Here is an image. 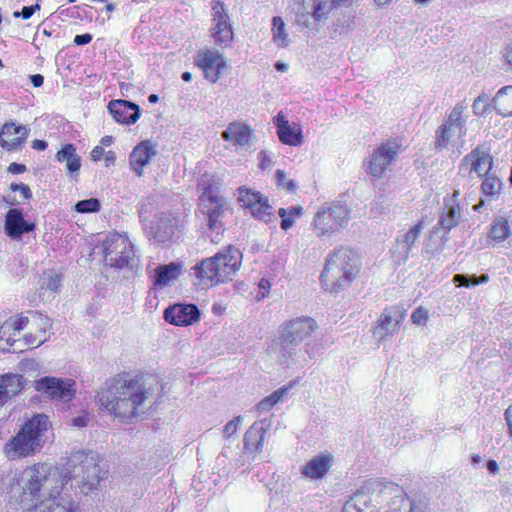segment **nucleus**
Listing matches in <instances>:
<instances>
[{
    "mask_svg": "<svg viewBox=\"0 0 512 512\" xmlns=\"http://www.w3.org/2000/svg\"><path fill=\"white\" fill-rule=\"evenodd\" d=\"M107 472L97 452L79 450L72 453L67 467L61 470H52L45 464L24 469L20 483L31 490L30 493H39L40 490L55 491L56 488L67 491L77 488L80 493L87 495L98 489Z\"/></svg>",
    "mask_w": 512,
    "mask_h": 512,
    "instance_id": "f257e3e1",
    "label": "nucleus"
},
{
    "mask_svg": "<svg viewBox=\"0 0 512 512\" xmlns=\"http://www.w3.org/2000/svg\"><path fill=\"white\" fill-rule=\"evenodd\" d=\"M95 396L96 403L122 421L137 415V408L155 391L163 389L159 377L153 374L126 378L118 375Z\"/></svg>",
    "mask_w": 512,
    "mask_h": 512,
    "instance_id": "f03ea898",
    "label": "nucleus"
},
{
    "mask_svg": "<svg viewBox=\"0 0 512 512\" xmlns=\"http://www.w3.org/2000/svg\"><path fill=\"white\" fill-rule=\"evenodd\" d=\"M21 473L13 477L10 482L9 493L11 497L18 498L24 510L28 512H78V504L67 495V490L56 488L55 491L40 490L39 493H30L20 483Z\"/></svg>",
    "mask_w": 512,
    "mask_h": 512,
    "instance_id": "7ed1b4c3",
    "label": "nucleus"
},
{
    "mask_svg": "<svg viewBox=\"0 0 512 512\" xmlns=\"http://www.w3.org/2000/svg\"><path fill=\"white\" fill-rule=\"evenodd\" d=\"M359 271V256L348 248L340 247L328 254L320 279L328 289L339 290L349 285Z\"/></svg>",
    "mask_w": 512,
    "mask_h": 512,
    "instance_id": "20e7f679",
    "label": "nucleus"
},
{
    "mask_svg": "<svg viewBox=\"0 0 512 512\" xmlns=\"http://www.w3.org/2000/svg\"><path fill=\"white\" fill-rule=\"evenodd\" d=\"M49 418L45 414H36L27 420L21 430L5 446L10 459L26 457L39 452L46 442Z\"/></svg>",
    "mask_w": 512,
    "mask_h": 512,
    "instance_id": "39448f33",
    "label": "nucleus"
},
{
    "mask_svg": "<svg viewBox=\"0 0 512 512\" xmlns=\"http://www.w3.org/2000/svg\"><path fill=\"white\" fill-rule=\"evenodd\" d=\"M240 253L229 247L212 257L202 260L193 267L195 275L212 285L231 280L240 267Z\"/></svg>",
    "mask_w": 512,
    "mask_h": 512,
    "instance_id": "423d86ee",
    "label": "nucleus"
},
{
    "mask_svg": "<svg viewBox=\"0 0 512 512\" xmlns=\"http://www.w3.org/2000/svg\"><path fill=\"white\" fill-rule=\"evenodd\" d=\"M316 328V321L307 316L296 317L282 323L278 338L281 363L288 366V359L296 354L299 344L311 336Z\"/></svg>",
    "mask_w": 512,
    "mask_h": 512,
    "instance_id": "0eeeda50",
    "label": "nucleus"
},
{
    "mask_svg": "<svg viewBox=\"0 0 512 512\" xmlns=\"http://www.w3.org/2000/svg\"><path fill=\"white\" fill-rule=\"evenodd\" d=\"M102 252L106 265L110 267L133 270L137 266L133 244L127 237L118 233L106 236L102 244Z\"/></svg>",
    "mask_w": 512,
    "mask_h": 512,
    "instance_id": "6e6552de",
    "label": "nucleus"
},
{
    "mask_svg": "<svg viewBox=\"0 0 512 512\" xmlns=\"http://www.w3.org/2000/svg\"><path fill=\"white\" fill-rule=\"evenodd\" d=\"M350 221V209L341 202L327 203L319 209L313 219L319 237L343 230Z\"/></svg>",
    "mask_w": 512,
    "mask_h": 512,
    "instance_id": "1a4fd4ad",
    "label": "nucleus"
},
{
    "mask_svg": "<svg viewBox=\"0 0 512 512\" xmlns=\"http://www.w3.org/2000/svg\"><path fill=\"white\" fill-rule=\"evenodd\" d=\"M459 194V190H455L451 196H446L444 198L443 206L439 212L438 227L433 230L429 242L426 244L427 251L430 249V242L435 237L439 240L433 247H431V249L442 250L448 240V232L458 225L461 218L460 205L458 202Z\"/></svg>",
    "mask_w": 512,
    "mask_h": 512,
    "instance_id": "9d476101",
    "label": "nucleus"
},
{
    "mask_svg": "<svg viewBox=\"0 0 512 512\" xmlns=\"http://www.w3.org/2000/svg\"><path fill=\"white\" fill-rule=\"evenodd\" d=\"M352 0H302L298 8L296 22L299 27L310 30H319L321 23L333 7L346 6Z\"/></svg>",
    "mask_w": 512,
    "mask_h": 512,
    "instance_id": "9b49d317",
    "label": "nucleus"
},
{
    "mask_svg": "<svg viewBox=\"0 0 512 512\" xmlns=\"http://www.w3.org/2000/svg\"><path fill=\"white\" fill-rule=\"evenodd\" d=\"M237 191L238 202L243 208L248 209L255 219L265 223L273 220V207L269 204L267 197L246 187H240Z\"/></svg>",
    "mask_w": 512,
    "mask_h": 512,
    "instance_id": "f8f14e48",
    "label": "nucleus"
},
{
    "mask_svg": "<svg viewBox=\"0 0 512 512\" xmlns=\"http://www.w3.org/2000/svg\"><path fill=\"white\" fill-rule=\"evenodd\" d=\"M199 200L200 210L207 217L209 229L221 228L220 218L224 214L226 200L216 194L211 185L203 187V193Z\"/></svg>",
    "mask_w": 512,
    "mask_h": 512,
    "instance_id": "ddd939ff",
    "label": "nucleus"
},
{
    "mask_svg": "<svg viewBox=\"0 0 512 512\" xmlns=\"http://www.w3.org/2000/svg\"><path fill=\"white\" fill-rule=\"evenodd\" d=\"M401 145L395 139H389L381 144L371 155L368 165V172L371 176L380 178L395 160L400 151Z\"/></svg>",
    "mask_w": 512,
    "mask_h": 512,
    "instance_id": "4468645a",
    "label": "nucleus"
},
{
    "mask_svg": "<svg viewBox=\"0 0 512 512\" xmlns=\"http://www.w3.org/2000/svg\"><path fill=\"white\" fill-rule=\"evenodd\" d=\"M74 384L75 382L71 379L45 376L36 381L35 389L51 399L67 402L75 395Z\"/></svg>",
    "mask_w": 512,
    "mask_h": 512,
    "instance_id": "2eb2a0df",
    "label": "nucleus"
},
{
    "mask_svg": "<svg viewBox=\"0 0 512 512\" xmlns=\"http://www.w3.org/2000/svg\"><path fill=\"white\" fill-rule=\"evenodd\" d=\"M493 163V157L488 149H485L483 146H477L463 157L459 165V171L462 172L470 166L469 174L474 172L478 177H484L485 171L491 172Z\"/></svg>",
    "mask_w": 512,
    "mask_h": 512,
    "instance_id": "dca6fc26",
    "label": "nucleus"
},
{
    "mask_svg": "<svg viewBox=\"0 0 512 512\" xmlns=\"http://www.w3.org/2000/svg\"><path fill=\"white\" fill-rule=\"evenodd\" d=\"M194 63L203 71L204 77L212 83L219 79L222 69L226 66L219 52L208 49L199 51Z\"/></svg>",
    "mask_w": 512,
    "mask_h": 512,
    "instance_id": "f3484780",
    "label": "nucleus"
},
{
    "mask_svg": "<svg viewBox=\"0 0 512 512\" xmlns=\"http://www.w3.org/2000/svg\"><path fill=\"white\" fill-rule=\"evenodd\" d=\"M201 312L195 304L176 303L164 310V319L175 326H189L197 322Z\"/></svg>",
    "mask_w": 512,
    "mask_h": 512,
    "instance_id": "a211bd4d",
    "label": "nucleus"
},
{
    "mask_svg": "<svg viewBox=\"0 0 512 512\" xmlns=\"http://www.w3.org/2000/svg\"><path fill=\"white\" fill-rule=\"evenodd\" d=\"M35 228V223L24 219L22 209L11 208L5 215L4 230L12 240H20L23 235L33 232Z\"/></svg>",
    "mask_w": 512,
    "mask_h": 512,
    "instance_id": "6ab92c4d",
    "label": "nucleus"
},
{
    "mask_svg": "<svg viewBox=\"0 0 512 512\" xmlns=\"http://www.w3.org/2000/svg\"><path fill=\"white\" fill-rule=\"evenodd\" d=\"M30 129L14 122H6L0 133V145L7 151L17 150L28 138Z\"/></svg>",
    "mask_w": 512,
    "mask_h": 512,
    "instance_id": "aec40b11",
    "label": "nucleus"
},
{
    "mask_svg": "<svg viewBox=\"0 0 512 512\" xmlns=\"http://www.w3.org/2000/svg\"><path fill=\"white\" fill-rule=\"evenodd\" d=\"M108 111L114 120L121 124L131 125L137 122L141 115L139 105L123 99L111 100L108 103Z\"/></svg>",
    "mask_w": 512,
    "mask_h": 512,
    "instance_id": "412c9836",
    "label": "nucleus"
},
{
    "mask_svg": "<svg viewBox=\"0 0 512 512\" xmlns=\"http://www.w3.org/2000/svg\"><path fill=\"white\" fill-rule=\"evenodd\" d=\"M27 379L18 373L0 375V407L17 396L27 385Z\"/></svg>",
    "mask_w": 512,
    "mask_h": 512,
    "instance_id": "4be33fe9",
    "label": "nucleus"
},
{
    "mask_svg": "<svg viewBox=\"0 0 512 512\" xmlns=\"http://www.w3.org/2000/svg\"><path fill=\"white\" fill-rule=\"evenodd\" d=\"M27 379L18 373L0 375V407L17 396L27 385Z\"/></svg>",
    "mask_w": 512,
    "mask_h": 512,
    "instance_id": "5701e85b",
    "label": "nucleus"
},
{
    "mask_svg": "<svg viewBox=\"0 0 512 512\" xmlns=\"http://www.w3.org/2000/svg\"><path fill=\"white\" fill-rule=\"evenodd\" d=\"M402 318L403 315L397 308L392 307L385 309L373 330L374 336L382 340L386 336L393 334L398 330Z\"/></svg>",
    "mask_w": 512,
    "mask_h": 512,
    "instance_id": "b1692460",
    "label": "nucleus"
},
{
    "mask_svg": "<svg viewBox=\"0 0 512 512\" xmlns=\"http://www.w3.org/2000/svg\"><path fill=\"white\" fill-rule=\"evenodd\" d=\"M370 485L361 487L345 502L342 512H379L372 504Z\"/></svg>",
    "mask_w": 512,
    "mask_h": 512,
    "instance_id": "393cba45",
    "label": "nucleus"
},
{
    "mask_svg": "<svg viewBox=\"0 0 512 512\" xmlns=\"http://www.w3.org/2000/svg\"><path fill=\"white\" fill-rule=\"evenodd\" d=\"M157 154L155 145L147 140L138 144L130 154L129 161L131 169L138 175H142V169L151 158Z\"/></svg>",
    "mask_w": 512,
    "mask_h": 512,
    "instance_id": "a878e982",
    "label": "nucleus"
},
{
    "mask_svg": "<svg viewBox=\"0 0 512 512\" xmlns=\"http://www.w3.org/2000/svg\"><path fill=\"white\" fill-rule=\"evenodd\" d=\"M177 229L176 218L170 214H162L156 223L153 237L157 242L164 243L172 240Z\"/></svg>",
    "mask_w": 512,
    "mask_h": 512,
    "instance_id": "bb28decb",
    "label": "nucleus"
},
{
    "mask_svg": "<svg viewBox=\"0 0 512 512\" xmlns=\"http://www.w3.org/2000/svg\"><path fill=\"white\" fill-rule=\"evenodd\" d=\"M181 273L182 265L180 263L170 262L169 264L159 265L155 269L153 285L163 288L167 286L170 281L177 279Z\"/></svg>",
    "mask_w": 512,
    "mask_h": 512,
    "instance_id": "cd10ccee",
    "label": "nucleus"
},
{
    "mask_svg": "<svg viewBox=\"0 0 512 512\" xmlns=\"http://www.w3.org/2000/svg\"><path fill=\"white\" fill-rule=\"evenodd\" d=\"M331 455H318L301 468V473L307 478H322L330 468Z\"/></svg>",
    "mask_w": 512,
    "mask_h": 512,
    "instance_id": "c85d7f7f",
    "label": "nucleus"
},
{
    "mask_svg": "<svg viewBox=\"0 0 512 512\" xmlns=\"http://www.w3.org/2000/svg\"><path fill=\"white\" fill-rule=\"evenodd\" d=\"M465 109L466 106L464 103H457L448 115L446 122L442 124V126H446L450 132H453V134L458 137L466 135V118L463 117Z\"/></svg>",
    "mask_w": 512,
    "mask_h": 512,
    "instance_id": "c756f323",
    "label": "nucleus"
},
{
    "mask_svg": "<svg viewBox=\"0 0 512 512\" xmlns=\"http://www.w3.org/2000/svg\"><path fill=\"white\" fill-rule=\"evenodd\" d=\"M265 432L264 421L253 423L244 435V449L248 452L260 451Z\"/></svg>",
    "mask_w": 512,
    "mask_h": 512,
    "instance_id": "7c9ffc66",
    "label": "nucleus"
},
{
    "mask_svg": "<svg viewBox=\"0 0 512 512\" xmlns=\"http://www.w3.org/2000/svg\"><path fill=\"white\" fill-rule=\"evenodd\" d=\"M221 136L225 141L232 142L234 145L246 146L251 138V130L247 125L231 123Z\"/></svg>",
    "mask_w": 512,
    "mask_h": 512,
    "instance_id": "2f4dec72",
    "label": "nucleus"
},
{
    "mask_svg": "<svg viewBox=\"0 0 512 512\" xmlns=\"http://www.w3.org/2000/svg\"><path fill=\"white\" fill-rule=\"evenodd\" d=\"M56 158L60 162H66V168L69 173L79 171L81 167V158L76 153V148L73 144H66L56 154Z\"/></svg>",
    "mask_w": 512,
    "mask_h": 512,
    "instance_id": "473e14b6",
    "label": "nucleus"
},
{
    "mask_svg": "<svg viewBox=\"0 0 512 512\" xmlns=\"http://www.w3.org/2000/svg\"><path fill=\"white\" fill-rule=\"evenodd\" d=\"M213 10V22H214V32H225L231 31V24L229 22V17L224 9V4L222 2L216 1L212 6Z\"/></svg>",
    "mask_w": 512,
    "mask_h": 512,
    "instance_id": "72a5a7b5",
    "label": "nucleus"
},
{
    "mask_svg": "<svg viewBox=\"0 0 512 512\" xmlns=\"http://www.w3.org/2000/svg\"><path fill=\"white\" fill-rule=\"evenodd\" d=\"M423 229V221L418 222L416 225L411 227L406 233L403 235H399L396 239V242L398 245L403 246V252L405 253V256L407 257L412 246L416 242L417 238L419 237L421 231Z\"/></svg>",
    "mask_w": 512,
    "mask_h": 512,
    "instance_id": "f704fd0d",
    "label": "nucleus"
},
{
    "mask_svg": "<svg viewBox=\"0 0 512 512\" xmlns=\"http://www.w3.org/2000/svg\"><path fill=\"white\" fill-rule=\"evenodd\" d=\"M291 388L292 384H289L288 386H283L277 389L276 391H274L269 396L265 397L257 404V410L259 412L269 411L270 409H272L274 405H276L280 400H282L285 395H287L288 391Z\"/></svg>",
    "mask_w": 512,
    "mask_h": 512,
    "instance_id": "c9c22d12",
    "label": "nucleus"
},
{
    "mask_svg": "<svg viewBox=\"0 0 512 512\" xmlns=\"http://www.w3.org/2000/svg\"><path fill=\"white\" fill-rule=\"evenodd\" d=\"M502 182L493 173L485 171L484 180L481 184V190L486 196L494 197L501 191Z\"/></svg>",
    "mask_w": 512,
    "mask_h": 512,
    "instance_id": "e433bc0d",
    "label": "nucleus"
},
{
    "mask_svg": "<svg viewBox=\"0 0 512 512\" xmlns=\"http://www.w3.org/2000/svg\"><path fill=\"white\" fill-rule=\"evenodd\" d=\"M510 235V227L508 221L503 217H498L494 220L489 236L492 240L502 242Z\"/></svg>",
    "mask_w": 512,
    "mask_h": 512,
    "instance_id": "4c0bfd02",
    "label": "nucleus"
},
{
    "mask_svg": "<svg viewBox=\"0 0 512 512\" xmlns=\"http://www.w3.org/2000/svg\"><path fill=\"white\" fill-rule=\"evenodd\" d=\"M277 135L279 140L285 145L299 146L302 143L301 130H295L291 128L290 125L286 126L280 131H277Z\"/></svg>",
    "mask_w": 512,
    "mask_h": 512,
    "instance_id": "58836bf2",
    "label": "nucleus"
},
{
    "mask_svg": "<svg viewBox=\"0 0 512 512\" xmlns=\"http://www.w3.org/2000/svg\"><path fill=\"white\" fill-rule=\"evenodd\" d=\"M489 279L487 274H482L479 277L476 275H464V274H456L454 275L453 281L458 286L471 287L478 285L480 283H486Z\"/></svg>",
    "mask_w": 512,
    "mask_h": 512,
    "instance_id": "ea45409f",
    "label": "nucleus"
},
{
    "mask_svg": "<svg viewBox=\"0 0 512 512\" xmlns=\"http://www.w3.org/2000/svg\"><path fill=\"white\" fill-rule=\"evenodd\" d=\"M101 204L97 198H89L85 200L78 201L74 209L78 213H94L100 210Z\"/></svg>",
    "mask_w": 512,
    "mask_h": 512,
    "instance_id": "a19ab883",
    "label": "nucleus"
},
{
    "mask_svg": "<svg viewBox=\"0 0 512 512\" xmlns=\"http://www.w3.org/2000/svg\"><path fill=\"white\" fill-rule=\"evenodd\" d=\"M61 281L62 278L60 274L49 271L44 274L42 288L57 292L61 286Z\"/></svg>",
    "mask_w": 512,
    "mask_h": 512,
    "instance_id": "79ce46f5",
    "label": "nucleus"
},
{
    "mask_svg": "<svg viewBox=\"0 0 512 512\" xmlns=\"http://www.w3.org/2000/svg\"><path fill=\"white\" fill-rule=\"evenodd\" d=\"M454 135L446 126H439L435 134V149L442 150L448 146L451 136Z\"/></svg>",
    "mask_w": 512,
    "mask_h": 512,
    "instance_id": "37998d69",
    "label": "nucleus"
},
{
    "mask_svg": "<svg viewBox=\"0 0 512 512\" xmlns=\"http://www.w3.org/2000/svg\"><path fill=\"white\" fill-rule=\"evenodd\" d=\"M488 99V95L483 92L474 100L472 108L475 115L483 116L488 113L490 110Z\"/></svg>",
    "mask_w": 512,
    "mask_h": 512,
    "instance_id": "c03bdc74",
    "label": "nucleus"
},
{
    "mask_svg": "<svg viewBox=\"0 0 512 512\" xmlns=\"http://www.w3.org/2000/svg\"><path fill=\"white\" fill-rule=\"evenodd\" d=\"M276 183L279 187L286 189L289 192H294L296 189V183L294 180H287L286 174L283 170H276L275 172Z\"/></svg>",
    "mask_w": 512,
    "mask_h": 512,
    "instance_id": "a18cd8bd",
    "label": "nucleus"
},
{
    "mask_svg": "<svg viewBox=\"0 0 512 512\" xmlns=\"http://www.w3.org/2000/svg\"><path fill=\"white\" fill-rule=\"evenodd\" d=\"M390 209V201L384 196H380L377 198L371 207V212L377 216L381 214H385Z\"/></svg>",
    "mask_w": 512,
    "mask_h": 512,
    "instance_id": "49530a36",
    "label": "nucleus"
},
{
    "mask_svg": "<svg viewBox=\"0 0 512 512\" xmlns=\"http://www.w3.org/2000/svg\"><path fill=\"white\" fill-rule=\"evenodd\" d=\"M29 322V319L28 317L26 316H20L19 318L15 319V320H9V321H6L5 322V325L2 327L3 328H13L14 331H21L25 328V326L28 324Z\"/></svg>",
    "mask_w": 512,
    "mask_h": 512,
    "instance_id": "de8ad7c7",
    "label": "nucleus"
},
{
    "mask_svg": "<svg viewBox=\"0 0 512 512\" xmlns=\"http://www.w3.org/2000/svg\"><path fill=\"white\" fill-rule=\"evenodd\" d=\"M241 421V416H236L232 420H230L223 428L224 437L229 438L230 436L235 434Z\"/></svg>",
    "mask_w": 512,
    "mask_h": 512,
    "instance_id": "09e8293b",
    "label": "nucleus"
},
{
    "mask_svg": "<svg viewBox=\"0 0 512 512\" xmlns=\"http://www.w3.org/2000/svg\"><path fill=\"white\" fill-rule=\"evenodd\" d=\"M427 319L428 311L423 307L416 308L411 315V321L417 325L424 324Z\"/></svg>",
    "mask_w": 512,
    "mask_h": 512,
    "instance_id": "8fccbe9b",
    "label": "nucleus"
},
{
    "mask_svg": "<svg viewBox=\"0 0 512 512\" xmlns=\"http://www.w3.org/2000/svg\"><path fill=\"white\" fill-rule=\"evenodd\" d=\"M278 214L281 217V228L284 231L289 230L294 225V219L292 216L288 215V210L285 208H280L278 210Z\"/></svg>",
    "mask_w": 512,
    "mask_h": 512,
    "instance_id": "3c124183",
    "label": "nucleus"
},
{
    "mask_svg": "<svg viewBox=\"0 0 512 512\" xmlns=\"http://www.w3.org/2000/svg\"><path fill=\"white\" fill-rule=\"evenodd\" d=\"M501 54L506 65V71L512 72V41L503 47Z\"/></svg>",
    "mask_w": 512,
    "mask_h": 512,
    "instance_id": "603ef678",
    "label": "nucleus"
},
{
    "mask_svg": "<svg viewBox=\"0 0 512 512\" xmlns=\"http://www.w3.org/2000/svg\"><path fill=\"white\" fill-rule=\"evenodd\" d=\"M10 190L13 192L19 191V193H21L22 197L26 200L32 198V191H31L30 187L26 184L11 183Z\"/></svg>",
    "mask_w": 512,
    "mask_h": 512,
    "instance_id": "864d4df0",
    "label": "nucleus"
},
{
    "mask_svg": "<svg viewBox=\"0 0 512 512\" xmlns=\"http://www.w3.org/2000/svg\"><path fill=\"white\" fill-rule=\"evenodd\" d=\"M40 9L39 4L31 5V6H24L21 11H15L13 13V16L15 18L22 17L23 19H29L36 10Z\"/></svg>",
    "mask_w": 512,
    "mask_h": 512,
    "instance_id": "5fc2aeb1",
    "label": "nucleus"
},
{
    "mask_svg": "<svg viewBox=\"0 0 512 512\" xmlns=\"http://www.w3.org/2000/svg\"><path fill=\"white\" fill-rule=\"evenodd\" d=\"M289 34H273V42L282 48H286L290 43L295 42L293 39L288 37Z\"/></svg>",
    "mask_w": 512,
    "mask_h": 512,
    "instance_id": "6e6d98bb",
    "label": "nucleus"
},
{
    "mask_svg": "<svg viewBox=\"0 0 512 512\" xmlns=\"http://www.w3.org/2000/svg\"><path fill=\"white\" fill-rule=\"evenodd\" d=\"M258 159H259V168L262 170H265L269 168L272 165V158L267 151H260L258 153Z\"/></svg>",
    "mask_w": 512,
    "mask_h": 512,
    "instance_id": "4d7b16f0",
    "label": "nucleus"
},
{
    "mask_svg": "<svg viewBox=\"0 0 512 512\" xmlns=\"http://www.w3.org/2000/svg\"><path fill=\"white\" fill-rule=\"evenodd\" d=\"M428 508V504L424 500H414L411 502L410 511L409 512H426Z\"/></svg>",
    "mask_w": 512,
    "mask_h": 512,
    "instance_id": "13d9d810",
    "label": "nucleus"
},
{
    "mask_svg": "<svg viewBox=\"0 0 512 512\" xmlns=\"http://www.w3.org/2000/svg\"><path fill=\"white\" fill-rule=\"evenodd\" d=\"M215 42L218 44L229 45L234 38V34H213Z\"/></svg>",
    "mask_w": 512,
    "mask_h": 512,
    "instance_id": "bf43d9fd",
    "label": "nucleus"
},
{
    "mask_svg": "<svg viewBox=\"0 0 512 512\" xmlns=\"http://www.w3.org/2000/svg\"><path fill=\"white\" fill-rule=\"evenodd\" d=\"M274 124L277 127V131L285 128L290 125L289 121L285 118V116L280 112L274 117Z\"/></svg>",
    "mask_w": 512,
    "mask_h": 512,
    "instance_id": "052dcab7",
    "label": "nucleus"
},
{
    "mask_svg": "<svg viewBox=\"0 0 512 512\" xmlns=\"http://www.w3.org/2000/svg\"><path fill=\"white\" fill-rule=\"evenodd\" d=\"M259 289H260V294L261 295H258V299H262L264 297H266L269 289H270V281L268 279H265V278H262L259 282Z\"/></svg>",
    "mask_w": 512,
    "mask_h": 512,
    "instance_id": "680f3d73",
    "label": "nucleus"
},
{
    "mask_svg": "<svg viewBox=\"0 0 512 512\" xmlns=\"http://www.w3.org/2000/svg\"><path fill=\"white\" fill-rule=\"evenodd\" d=\"M92 40L91 34H76V37L74 38V43L78 46L86 45L90 43Z\"/></svg>",
    "mask_w": 512,
    "mask_h": 512,
    "instance_id": "e2e57ef3",
    "label": "nucleus"
},
{
    "mask_svg": "<svg viewBox=\"0 0 512 512\" xmlns=\"http://www.w3.org/2000/svg\"><path fill=\"white\" fill-rule=\"evenodd\" d=\"M88 420L89 418L87 415H79L72 419V425L78 428H82L87 426Z\"/></svg>",
    "mask_w": 512,
    "mask_h": 512,
    "instance_id": "0e129e2a",
    "label": "nucleus"
},
{
    "mask_svg": "<svg viewBox=\"0 0 512 512\" xmlns=\"http://www.w3.org/2000/svg\"><path fill=\"white\" fill-rule=\"evenodd\" d=\"M272 31L274 32L276 30V32H283L284 30V27H285V23L283 21V19L279 16H275L273 17L272 19Z\"/></svg>",
    "mask_w": 512,
    "mask_h": 512,
    "instance_id": "69168bd1",
    "label": "nucleus"
},
{
    "mask_svg": "<svg viewBox=\"0 0 512 512\" xmlns=\"http://www.w3.org/2000/svg\"><path fill=\"white\" fill-rule=\"evenodd\" d=\"M26 171V166L24 164H19L16 162H13L8 167V172L12 174H20Z\"/></svg>",
    "mask_w": 512,
    "mask_h": 512,
    "instance_id": "338daca9",
    "label": "nucleus"
},
{
    "mask_svg": "<svg viewBox=\"0 0 512 512\" xmlns=\"http://www.w3.org/2000/svg\"><path fill=\"white\" fill-rule=\"evenodd\" d=\"M505 419L509 427L510 435L512 436V404L505 411Z\"/></svg>",
    "mask_w": 512,
    "mask_h": 512,
    "instance_id": "774afa93",
    "label": "nucleus"
}]
</instances>
